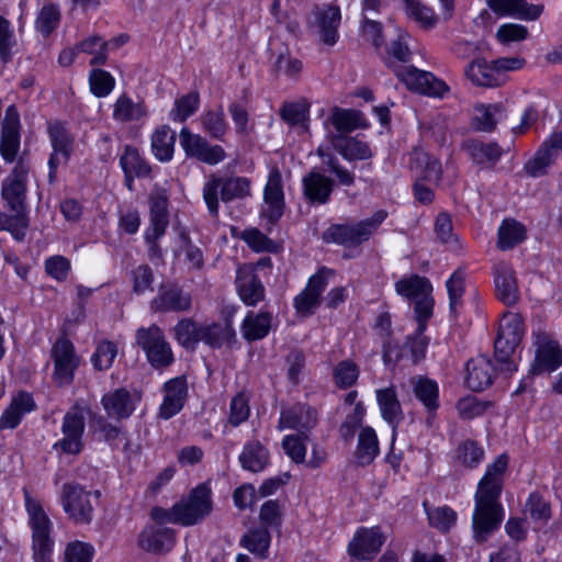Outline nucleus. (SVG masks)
<instances>
[{"label":"nucleus","instance_id":"obj_1","mask_svg":"<svg viewBox=\"0 0 562 562\" xmlns=\"http://www.w3.org/2000/svg\"><path fill=\"white\" fill-rule=\"evenodd\" d=\"M508 461L506 453L499 454L493 463L487 465L484 476L477 484L472 517L473 537L476 542L486 541L503 520L504 509L499 503V496Z\"/></svg>","mask_w":562,"mask_h":562},{"label":"nucleus","instance_id":"obj_2","mask_svg":"<svg viewBox=\"0 0 562 562\" xmlns=\"http://www.w3.org/2000/svg\"><path fill=\"white\" fill-rule=\"evenodd\" d=\"M30 167L19 160L11 173L3 180L1 198L4 207L11 212H0V231H8L18 241H23L30 226L26 206V183Z\"/></svg>","mask_w":562,"mask_h":562},{"label":"nucleus","instance_id":"obj_3","mask_svg":"<svg viewBox=\"0 0 562 562\" xmlns=\"http://www.w3.org/2000/svg\"><path fill=\"white\" fill-rule=\"evenodd\" d=\"M251 181L241 176L211 175L203 186V199L210 214H218L220 199L224 203L243 200L250 195Z\"/></svg>","mask_w":562,"mask_h":562},{"label":"nucleus","instance_id":"obj_4","mask_svg":"<svg viewBox=\"0 0 562 562\" xmlns=\"http://www.w3.org/2000/svg\"><path fill=\"white\" fill-rule=\"evenodd\" d=\"M387 217V212L379 210L371 217L355 224H333L322 234V239L346 248L360 246L368 241Z\"/></svg>","mask_w":562,"mask_h":562},{"label":"nucleus","instance_id":"obj_5","mask_svg":"<svg viewBox=\"0 0 562 562\" xmlns=\"http://www.w3.org/2000/svg\"><path fill=\"white\" fill-rule=\"evenodd\" d=\"M29 525L32 529V549L34 562H52L54 540L50 537L52 522L42 505L32 501L25 492Z\"/></svg>","mask_w":562,"mask_h":562},{"label":"nucleus","instance_id":"obj_6","mask_svg":"<svg viewBox=\"0 0 562 562\" xmlns=\"http://www.w3.org/2000/svg\"><path fill=\"white\" fill-rule=\"evenodd\" d=\"M135 340L146 355L149 364L157 369H166L173 361V352L160 327L153 324L136 330Z\"/></svg>","mask_w":562,"mask_h":562},{"label":"nucleus","instance_id":"obj_7","mask_svg":"<svg viewBox=\"0 0 562 562\" xmlns=\"http://www.w3.org/2000/svg\"><path fill=\"white\" fill-rule=\"evenodd\" d=\"M169 196L165 189H155L149 194V226L145 233V240L149 245V256L159 257L160 247L157 240L161 238L169 225L168 211Z\"/></svg>","mask_w":562,"mask_h":562},{"label":"nucleus","instance_id":"obj_8","mask_svg":"<svg viewBox=\"0 0 562 562\" xmlns=\"http://www.w3.org/2000/svg\"><path fill=\"white\" fill-rule=\"evenodd\" d=\"M212 492L205 484H200L190 494L176 503L181 526H193L203 520L212 512Z\"/></svg>","mask_w":562,"mask_h":562},{"label":"nucleus","instance_id":"obj_9","mask_svg":"<svg viewBox=\"0 0 562 562\" xmlns=\"http://www.w3.org/2000/svg\"><path fill=\"white\" fill-rule=\"evenodd\" d=\"M92 492L86 491L81 485L76 483H65L61 487V502L64 510L79 524H88L92 520L93 506L90 502ZM93 495L98 498L99 491H94Z\"/></svg>","mask_w":562,"mask_h":562},{"label":"nucleus","instance_id":"obj_10","mask_svg":"<svg viewBox=\"0 0 562 562\" xmlns=\"http://www.w3.org/2000/svg\"><path fill=\"white\" fill-rule=\"evenodd\" d=\"M50 357L54 362V381L59 386L71 384L80 363L74 344L66 337L58 338L52 347Z\"/></svg>","mask_w":562,"mask_h":562},{"label":"nucleus","instance_id":"obj_11","mask_svg":"<svg viewBox=\"0 0 562 562\" xmlns=\"http://www.w3.org/2000/svg\"><path fill=\"white\" fill-rule=\"evenodd\" d=\"M394 74L407 89L429 97H441L448 89L447 85L431 72L419 70L413 66L394 68Z\"/></svg>","mask_w":562,"mask_h":562},{"label":"nucleus","instance_id":"obj_12","mask_svg":"<svg viewBox=\"0 0 562 562\" xmlns=\"http://www.w3.org/2000/svg\"><path fill=\"white\" fill-rule=\"evenodd\" d=\"M85 416L82 411L74 406L63 418V439L54 443V449H59L66 454H78L82 450V436L85 432Z\"/></svg>","mask_w":562,"mask_h":562},{"label":"nucleus","instance_id":"obj_13","mask_svg":"<svg viewBox=\"0 0 562 562\" xmlns=\"http://www.w3.org/2000/svg\"><path fill=\"white\" fill-rule=\"evenodd\" d=\"M192 297L177 284H161L157 295L150 301L149 307L154 313H182L190 311Z\"/></svg>","mask_w":562,"mask_h":562},{"label":"nucleus","instance_id":"obj_14","mask_svg":"<svg viewBox=\"0 0 562 562\" xmlns=\"http://www.w3.org/2000/svg\"><path fill=\"white\" fill-rule=\"evenodd\" d=\"M385 541L379 527L360 528L348 546V553L358 560H372Z\"/></svg>","mask_w":562,"mask_h":562},{"label":"nucleus","instance_id":"obj_15","mask_svg":"<svg viewBox=\"0 0 562 562\" xmlns=\"http://www.w3.org/2000/svg\"><path fill=\"white\" fill-rule=\"evenodd\" d=\"M140 397L125 387L110 391L101 397V405L108 417L115 420L127 419L135 411Z\"/></svg>","mask_w":562,"mask_h":562},{"label":"nucleus","instance_id":"obj_16","mask_svg":"<svg viewBox=\"0 0 562 562\" xmlns=\"http://www.w3.org/2000/svg\"><path fill=\"white\" fill-rule=\"evenodd\" d=\"M263 215L270 223H277L283 215L285 202L282 184V176L278 168H273L268 177L263 191Z\"/></svg>","mask_w":562,"mask_h":562},{"label":"nucleus","instance_id":"obj_17","mask_svg":"<svg viewBox=\"0 0 562 562\" xmlns=\"http://www.w3.org/2000/svg\"><path fill=\"white\" fill-rule=\"evenodd\" d=\"M335 182L331 178L312 169L302 179L304 199L312 205H324L330 200Z\"/></svg>","mask_w":562,"mask_h":562},{"label":"nucleus","instance_id":"obj_18","mask_svg":"<svg viewBox=\"0 0 562 562\" xmlns=\"http://www.w3.org/2000/svg\"><path fill=\"white\" fill-rule=\"evenodd\" d=\"M176 542V531L162 526H147L138 535V547L147 552L162 553L170 551Z\"/></svg>","mask_w":562,"mask_h":562},{"label":"nucleus","instance_id":"obj_19","mask_svg":"<svg viewBox=\"0 0 562 562\" xmlns=\"http://www.w3.org/2000/svg\"><path fill=\"white\" fill-rule=\"evenodd\" d=\"M327 138L334 150L347 161L367 160L373 156L369 144L357 137L328 132Z\"/></svg>","mask_w":562,"mask_h":562},{"label":"nucleus","instance_id":"obj_20","mask_svg":"<svg viewBox=\"0 0 562 562\" xmlns=\"http://www.w3.org/2000/svg\"><path fill=\"white\" fill-rule=\"evenodd\" d=\"M236 288L241 301L246 305L255 306L265 299V286L250 267L238 268Z\"/></svg>","mask_w":562,"mask_h":562},{"label":"nucleus","instance_id":"obj_21","mask_svg":"<svg viewBox=\"0 0 562 562\" xmlns=\"http://www.w3.org/2000/svg\"><path fill=\"white\" fill-rule=\"evenodd\" d=\"M487 5L497 15L526 21L537 20L543 11V5L528 4L526 0H487Z\"/></svg>","mask_w":562,"mask_h":562},{"label":"nucleus","instance_id":"obj_22","mask_svg":"<svg viewBox=\"0 0 562 562\" xmlns=\"http://www.w3.org/2000/svg\"><path fill=\"white\" fill-rule=\"evenodd\" d=\"M495 368L493 362L484 357L479 356L467 362V385L475 392H481L492 385L495 378Z\"/></svg>","mask_w":562,"mask_h":562},{"label":"nucleus","instance_id":"obj_23","mask_svg":"<svg viewBox=\"0 0 562 562\" xmlns=\"http://www.w3.org/2000/svg\"><path fill=\"white\" fill-rule=\"evenodd\" d=\"M495 291L497 299L507 306L515 305L520 297L514 269L507 263L495 267Z\"/></svg>","mask_w":562,"mask_h":562},{"label":"nucleus","instance_id":"obj_24","mask_svg":"<svg viewBox=\"0 0 562 562\" xmlns=\"http://www.w3.org/2000/svg\"><path fill=\"white\" fill-rule=\"evenodd\" d=\"M465 77L477 87L494 88L504 83L505 77L498 74L492 63L484 58L472 60L464 70Z\"/></svg>","mask_w":562,"mask_h":562},{"label":"nucleus","instance_id":"obj_25","mask_svg":"<svg viewBox=\"0 0 562 562\" xmlns=\"http://www.w3.org/2000/svg\"><path fill=\"white\" fill-rule=\"evenodd\" d=\"M314 26L317 29L322 42L333 46L338 40V26L340 24V10L338 7H327L314 11Z\"/></svg>","mask_w":562,"mask_h":562},{"label":"nucleus","instance_id":"obj_26","mask_svg":"<svg viewBox=\"0 0 562 562\" xmlns=\"http://www.w3.org/2000/svg\"><path fill=\"white\" fill-rule=\"evenodd\" d=\"M165 398L160 406L159 416L169 419L181 411L187 396V383L183 378H176L165 383Z\"/></svg>","mask_w":562,"mask_h":562},{"label":"nucleus","instance_id":"obj_27","mask_svg":"<svg viewBox=\"0 0 562 562\" xmlns=\"http://www.w3.org/2000/svg\"><path fill=\"white\" fill-rule=\"evenodd\" d=\"M562 364V349L555 341L540 345L535 355L529 373L532 375L555 371Z\"/></svg>","mask_w":562,"mask_h":562},{"label":"nucleus","instance_id":"obj_28","mask_svg":"<svg viewBox=\"0 0 562 562\" xmlns=\"http://www.w3.org/2000/svg\"><path fill=\"white\" fill-rule=\"evenodd\" d=\"M35 408V403L30 393L20 392L14 396L0 417V429H13L15 428L23 415Z\"/></svg>","mask_w":562,"mask_h":562},{"label":"nucleus","instance_id":"obj_29","mask_svg":"<svg viewBox=\"0 0 562 562\" xmlns=\"http://www.w3.org/2000/svg\"><path fill=\"white\" fill-rule=\"evenodd\" d=\"M325 126L331 124L336 133L346 135L357 128L366 127L361 112L352 109L334 108L331 114L324 122Z\"/></svg>","mask_w":562,"mask_h":562},{"label":"nucleus","instance_id":"obj_30","mask_svg":"<svg viewBox=\"0 0 562 562\" xmlns=\"http://www.w3.org/2000/svg\"><path fill=\"white\" fill-rule=\"evenodd\" d=\"M147 115L144 101H134L126 93L120 95L113 104L112 117L120 123L137 122Z\"/></svg>","mask_w":562,"mask_h":562},{"label":"nucleus","instance_id":"obj_31","mask_svg":"<svg viewBox=\"0 0 562 562\" xmlns=\"http://www.w3.org/2000/svg\"><path fill=\"white\" fill-rule=\"evenodd\" d=\"M317 422L316 411L311 407H294L282 411L279 428L306 429L314 427Z\"/></svg>","mask_w":562,"mask_h":562},{"label":"nucleus","instance_id":"obj_32","mask_svg":"<svg viewBox=\"0 0 562 562\" xmlns=\"http://www.w3.org/2000/svg\"><path fill=\"white\" fill-rule=\"evenodd\" d=\"M376 401L383 419L392 425L393 430H395L402 420V407L395 389L390 386L386 389L378 390Z\"/></svg>","mask_w":562,"mask_h":562},{"label":"nucleus","instance_id":"obj_33","mask_svg":"<svg viewBox=\"0 0 562 562\" xmlns=\"http://www.w3.org/2000/svg\"><path fill=\"white\" fill-rule=\"evenodd\" d=\"M379 453V441L373 428L364 427L359 434L356 448V460L358 465L367 467L373 462Z\"/></svg>","mask_w":562,"mask_h":562},{"label":"nucleus","instance_id":"obj_34","mask_svg":"<svg viewBox=\"0 0 562 562\" xmlns=\"http://www.w3.org/2000/svg\"><path fill=\"white\" fill-rule=\"evenodd\" d=\"M90 429L98 435L99 440L106 442L113 449L117 447V440L125 436L122 426L99 414L90 415Z\"/></svg>","mask_w":562,"mask_h":562},{"label":"nucleus","instance_id":"obj_35","mask_svg":"<svg viewBox=\"0 0 562 562\" xmlns=\"http://www.w3.org/2000/svg\"><path fill=\"white\" fill-rule=\"evenodd\" d=\"M268 450L259 441H250L244 446L239 456L243 469L250 472H260L268 464Z\"/></svg>","mask_w":562,"mask_h":562},{"label":"nucleus","instance_id":"obj_36","mask_svg":"<svg viewBox=\"0 0 562 562\" xmlns=\"http://www.w3.org/2000/svg\"><path fill=\"white\" fill-rule=\"evenodd\" d=\"M271 327V314L249 312L241 326L243 336L248 341H255L265 338Z\"/></svg>","mask_w":562,"mask_h":562},{"label":"nucleus","instance_id":"obj_37","mask_svg":"<svg viewBox=\"0 0 562 562\" xmlns=\"http://www.w3.org/2000/svg\"><path fill=\"white\" fill-rule=\"evenodd\" d=\"M176 132L169 126H160L151 136V149L157 159L169 161L173 155Z\"/></svg>","mask_w":562,"mask_h":562},{"label":"nucleus","instance_id":"obj_38","mask_svg":"<svg viewBox=\"0 0 562 562\" xmlns=\"http://www.w3.org/2000/svg\"><path fill=\"white\" fill-rule=\"evenodd\" d=\"M497 246L502 250H508L526 238V228L513 218H506L498 228Z\"/></svg>","mask_w":562,"mask_h":562},{"label":"nucleus","instance_id":"obj_39","mask_svg":"<svg viewBox=\"0 0 562 562\" xmlns=\"http://www.w3.org/2000/svg\"><path fill=\"white\" fill-rule=\"evenodd\" d=\"M271 536L266 527H256L246 532L240 539V546L252 554L265 559L270 547Z\"/></svg>","mask_w":562,"mask_h":562},{"label":"nucleus","instance_id":"obj_40","mask_svg":"<svg viewBox=\"0 0 562 562\" xmlns=\"http://www.w3.org/2000/svg\"><path fill=\"white\" fill-rule=\"evenodd\" d=\"M395 290L401 296L415 301L423 294L431 293L432 288L428 279L414 274L398 280Z\"/></svg>","mask_w":562,"mask_h":562},{"label":"nucleus","instance_id":"obj_41","mask_svg":"<svg viewBox=\"0 0 562 562\" xmlns=\"http://www.w3.org/2000/svg\"><path fill=\"white\" fill-rule=\"evenodd\" d=\"M415 396L424 404L428 412H435L438 406V385L434 380L428 378L412 379Z\"/></svg>","mask_w":562,"mask_h":562},{"label":"nucleus","instance_id":"obj_42","mask_svg":"<svg viewBox=\"0 0 562 562\" xmlns=\"http://www.w3.org/2000/svg\"><path fill=\"white\" fill-rule=\"evenodd\" d=\"M120 165L124 173H135L137 178H145L151 171L150 166L140 157L138 149L131 145L125 146Z\"/></svg>","mask_w":562,"mask_h":562},{"label":"nucleus","instance_id":"obj_43","mask_svg":"<svg viewBox=\"0 0 562 562\" xmlns=\"http://www.w3.org/2000/svg\"><path fill=\"white\" fill-rule=\"evenodd\" d=\"M476 115L474 117L475 128L482 132H492L497 121L504 116V108L501 103L480 105L475 108Z\"/></svg>","mask_w":562,"mask_h":562},{"label":"nucleus","instance_id":"obj_44","mask_svg":"<svg viewBox=\"0 0 562 562\" xmlns=\"http://www.w3.org/2000/svg\"><path fill=\"white\" fill-rule=\"evenodd\" d=\"M555 158V154L551 149L541 145L535 156L525 164L524 170L531 178L542 177L547 175Z\"/></svg>","mask_w":562,"mask_h":562},{"label":"nucleus","instance_id":"obj_45","mask_svg":"<svg viewBox=\"0 0 562 562\" xmlns=\"http://www.w3.org/2000/svg\"><path fill=\"white\" fill-rule=\"evenodd\" d=\"M518 345V341H512V339L505 338L503 334L498 333L494 342V348L495 358L501 363V371L512 374L517 370L516 364L510 361V356Z\"/></svg>","mask_w":562,"mask_h":562},{"label":"nucleus","instance_id":"obj_46","mask_svg":"<svg viewBox=\"0 0 562 562\" xmlns=\"http://www.w3.org/2000/svg\"><path fill=\"white\" fill-rule=\"evenodd\" d=\"M424 507L428 517L429 525L441 532H447L457 521V513L449 506H439L428 508L424 502Z\"/></svg>","mask_w":562,"mask_h":562},{"label":"nucleus","instance_id":"obj_47","mask_svg":"<svg viewBox=\"0 0 562 562\" xmlns=\"http://www.w3.org/2000/svg\"><path fill=\"white\" fill-rule=\"evenodd\" d=\"M200 328L192 319L182 318L173 328L175 338L186 349L193 350L200 341Z\"/></svg>","mask_w":562,"mask_h":562},{"label":"nucleus","instance_id":"obj_48","mask_svg":"<svg viewBox=\"0 0 562 562\" xmlns=\"http://www.w3.org/2000/svg\"><path fill=\"white\" fill-rule=\"evenodd\" d=\"M199 106L200 95L196 91H191L175 101V106L169 116L175 122H184L198 111Z\"/></svg>","mask_w":562,"mask_h":562},{"label":"nucleus","instance_id":"obj_49","mask_svg":"<svg viewBox=\"0 0 562 562\" xmlns=\"http://www.w3.org/2000/svg\"><path fill=\"white\" fill-rule=\"evenodd\" d=\"M468 149L470 156L476 164H496L503 154V150L497 143H482L474 140L469 145Z\"/></svg>","mask_w":562,"mask_h":562},{"label":"nucleus","instance_id":"obj_50","mask_svg":"<svg viewBox=\"0 0 562 562\" xmlns=\"http://www.w3.org/2000/svg\"><path fill=\"white\" fill-rule=\"evenodd\" d=\"M484 458V449L474 440H465L457 448V460L465 468H476Z\"/></svg>","mask_w":562,"mask_h":562},{"label":"nucleus","instance_id":"obj_51","mask_svg":"<svg viewBox=\"0 0 562 562\" xmlns=\"http://www.w3.org/2000/svg\"><path fill=\"white\" fill-rule=\"evenodd\" d=\"M59 22L60 11L58 7L54 3H47L42 7L35 26L43 36H48L57 29Z\"/></svg>","mask_w":562,"mask_h":562},{"label":"nucleus","instance_id":"obj_52","mask_svg":"<svg viewBox=\"0 0 562 562\" xmlns=\"http://www.w3.org/2000/svg\"><path fill=\"white\" fill-rule=\"evenodd\" d=\"M201 124L205 132L215 139H222L227 131L223 109L217 111H207L201 115Z\"/></svg>","mask_w":562,"mask_h":562},{"label":"nucleus","instance_id":"obj_53","mask_svg":"<svg viewBox=\"0 0 562 562\" xmlns=\"http://www.w3.org/2000/svg\"><path fill=\"white\" fill-rule=\"evenodd\" d=\"M90 90L97 98L109 95L115 87L114 77L103 69H93L89 76Z\"/></svg>","mask_w":562,"mask_h":562},{"label":"nucleus","instance_id":"obj_54","mask_svg":"<svg viewBox=\"0 0 562 562\" xmlns=\"http://www.w3.org/2000/svg\"><path fill=\"white\" fill-rule=\"evenodd\" d=\"M48 133L53 146V150L61 151V158L68 160L71 151V138L60 122H55L49 125Z\"/></svg>","mask_w":562,"mask_h":562},{"label":"nucleus","instance_id":"obj_55","mask_svg":"<svg viewBox=\"0 0 562 562\" xmlns=\"http://www.w3.org/2000/svg\"><path fill=\"white\" fill-rule=\"evenodd\" d=\"M359 372V367L353 361L342 360L334 369L335 384L340 389L350 387L358 380Z\"/></svg>","mask_w":562,"mask_h":562},{"label":"nucleus","instance_id":"obj_56","mask_svg":"<svg viewBox=\"0 0 562 562\" xmlns=\"http://www.w3.org/2000/svg\"><path fill=\"white\" fill-rule=\"evenodd\" d=\"M381 57L384 64L393 71L395 67L402 66L395 64L393 58L401 63L408 61L411 57V50L407 43L405 42L404 35L400 34L397 38L391 43V46L389 49H386L385 55H382Z\"/></svg>","mask_w":562,"mask_h":562},{"label":"nucleus","instance_id":"obj_57","mask_svg":"<svg viewBox=\"0 0 562 562\" xmlns=\"http://www.w3.org/2000/svg\"><path fill=\"white\" fill-rule=\"evenodd\" d=\"M116 355V345L110 340H103L98 345L91 361L97 370H106L112 366Z\"/></svg>","mask_w":562,"mask_h":562},{"label":"nucleus","instance_id":"obj_58","mask_svg":"<svg viewBox=\"0 0 562 562\" xmlns=\"http://www.w3.org/2000/svg\"><path fill=\"white\" fill-rule=\"evenodd\" d=\"M498 333L503 334L505 338H509L512 341H518L520 344L525 334L522 317L515 313L505 314Z\"/></svg>","mask_w":562,"mask_h":562},{"label":"nucleus","instance_id":"obj_59","mask_svg":"<svg viewBox=\"0 0 562 562\" xmlns=\"http://www.w3.org/2000/svg\"><path fill=\"white\" fill-rule=\"evenodd\" d=\"M133 292L135 294H143L146 291H153V283L155 276L153 269L148 265H139L131 271Z\"/></svg>","mask_w":562,"mask_h":562},{"label":"nucleus","instance_id":"obj_60","mask_svg":"<svg viewBox=\"0 0 562 562\" xmlns=\"http://www.w3.org/2000/svg\"><path fill=\"white\" fill-rule=\"evenodd\" d=\"M406 13L425 27H432L436 24L434 11L417 0H403Z\"/></svg>","mask_w":562,"mask_h":562},{"label":"nucleus","instance_id":"obj_61","mask_svg":"<svg viewBox=\"0 0 562 562\" xmlns=\"http://www.w3.org/2000/svg\"><path fill=\"white\" fill-rule=\"evenodd\" d=\"M526 512L533 520L547 521L551 517V506L538 492L529 495Z\"/></svg>","mask_w":562,"mask_h":562},{"label":"nucleus","instance_id":"obj_62","mask_svg":"<svg viewBox=\"0 0 562 562\" xmlns=\"http://www.w3.org/2000/svg\"><path fill=\"white\" fill-rule=\"evenodd\" d=\"M94 548L87 542L72 541L65 549V562H91Z\"/></svg>","mask_w":562,"mask_h":562},{"label":"nucleus","instance_id":"obj_63","mask_svg":"<svg viewBox=\"0 0 562 562\" xmlns=\"http://www.w3.org/2000/svg\"><path fill=\"white\" fill-rule=\"evenodd\" d=\"M20 147L19 130H1L0 151L7 162H12Z\"/></svg>","mask_w":562,"mask_h":562},{"label":"nucleus","instance_id":"obj_64","mask_svg":"<svg viewBox=\"0 0 562 562\" xmlns=\"http://www.w3.org/2000/svg\"><path fill=\"white\" fill-rule=\"evenodd\" d=\"M250 408L247 397L239 393L234 396L229 405L228 423L233 427L239 426L249 417Z\"/></svg>","mask_w":562,"mask_h":562}]
</instances>
